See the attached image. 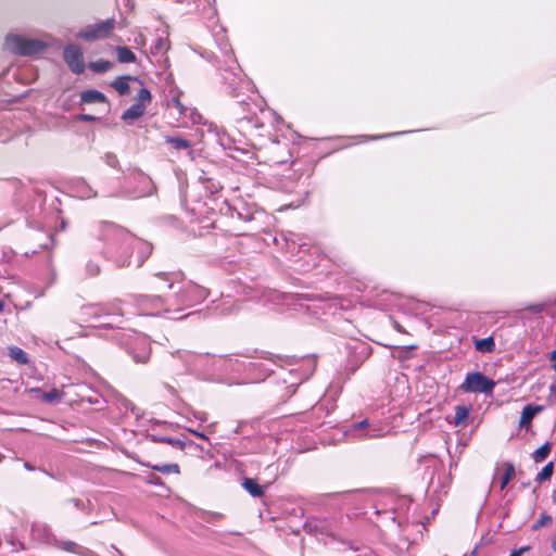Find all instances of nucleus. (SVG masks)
Instances as JSON below:
<instances>
[{"instance_id":"obj_41","label":"nucleus","mask_w":556,"mask_h":556,"mask_svg":"<svg viewBox=\"0 0 556 556\" xmlns=\"http://www.w3.org/2000/svg\"><path fill=\"white\" fill-rule=\"evenodd\" d=\"M528 547H521L519 549L514 551L509 556H521L523 552H526Z\"/></svg>"},{"instance_id":"obj_25","label":"nucleus","mask_w":556,"mask_h":556,"mask_svg":"<svg viewBox=\"0 0 556 556\" xmlns=\"http://www.w3.org/2000/svg\"><path fill=\"white\" fill-rule=\"evenodd\" d=\"M9 354L18 364L24 365L28 362L27 354L17 346L10 348Z\"/></svg>"},{"instance_id":"obj_11","label":"nucleus","mask_w":556,"mask_h":556,"mask_svg":"<svg viewBox=\"0 0 556 556\" xmlns=\"http://www.w3.org/2000/svg\"><path fill=\"white\" fill-rule=\"evenodd\" d=\"M105 312L106 306L103 304H89L81 307V313L86 316L85 321L97 320L101 316H108Z\"/></svg>"},{"instance_id":"obj_24","label":"nucleus","mask_w":556,"mask_h":556,"mask_svg":"<svg viewBox=\"0 0 556 556\" xmlns=\"http://www.w3.org/2000/svg\"><path fill=\"white\" fill-rule=\"evenodd\" d=\"M166 142L172 144V147L176 150H186L191 147L190 141L181 138V137H166Z\"/></svg>"},{"instance_id":"obj_29","label":"nucleus","mask_w":556,"mask_h":556,"mask_svg":"<svg viewBox=\"0 0 556 556\" xmlns=\"http://www.w3.org/2000/svg\"><path fill=\"white\" fill-rule=\"evenodd\" d=\"M551 452V445L548 443L543 444L538 450L534 451L532 457L535 463L543 462Z\"/></svg>"},{"instance_id":"obj_6","label":"nucleus","mask_w":556,"mask_h":556,"mask_svg":"<svg viewBox=\"0 0 556 556\" xmlns=\"http://www.w3.org/2000/svg\"><path fill=\"white\" fill-rule=\"evenodd\" d=\"M495 382L479 371L466 375L459 389L469 393H490L493 391Z\"/></svg>"},{"instance_id":"obj_42","label":"nucleus","mask_w":556,"mask_h":556,"mask_svg":"<svg viewBox=\"0 0 556 556\" xmlns=\"http://www.w3.org/2000/svg\"><path fill=\"white\" fill-rule=\"evenodd\" d=\"M368 426H369V425H368L367 420H362V421H359L358 424H356V425L354 426V428L358 430V429H363V428L368 427Z\"/></svg>"},{"instance_id":"obj_39","label":"nucleus","mask_w":556,"mask_h":556,"mask_svg":"<svg viewBox=\"0 0 556 556\" xmlns=\"http://www.w3.org/2000/svg\"><path fill=\"white\" fill-rule=\"evenodd\" d=\"M173 104L179 110L181 114H186L187 109L182 105L179 99H173Z\"/></svg>"},{"instance_id":"obj_7","label":"nucleus","mask_w":556,"mask_h":556,"mask_svg":"<svg viewBox=\"0 0 556 556\" xmlns=\"http://www.w3.org/2000/svg\"><path fill=\"white\" fill-rule=\"evenodd\" d=\"M63 58L70 70L75 74H83L86 65L84 53L77 45H68L63 50Z\"/></svg>"},{"instance_id":"obj_17","label":"nucleus","mask_w":556,"mask_h":556,"mask_svg":"<svg viewBox=\"0 0 556 556\" xmlns=\"http://www.w3.org/2000/svg\"><path fill=\"white\" fill-rule=\"evenodd\" d=\"M115 53L119 63H134L137 60L136 54L125 46H117Z\"/></svg>"},{"instance_id":"obj_46","label":"nucleus","mask_w":556,"mask_h":556,"mask_svg":"<svg viewBox=\"0 0 556 556\" xmlns=\"http://www.w3.org/2000/svg\"><path fill=\"white\" fill-rule=\"evenodd\" d=\"M191 433H193L194 435L201 438V439H206V437L203 434V433H200L198 431H194V430H189Z\"/></svg>"},{"instance_id":"obj_44","label":"nucleus","mask_w":556,"mask_h":556,"mask_svg":"<svg viewBox=\"0 0 556 556\" xmlns=\"http://www.w3.org/2000/svg\"><path fill=\"white\" fill-rule=\"evenodd\" d=\"M150 483L152 484H161V479L156 476H152L149 480Z\"/></svg>"},{"instance_id":"obj_49","label":"nucleus","mask_w":556,"mask_h":556,"mask_svg":"<svg viewBox=\"0 0 556 556\" xmlns=\"http://www.w3.org/2000/svg\"><path fill=\"white\" fill-rule=\"evenodd\" d=\"M112 548L118 554V556H123L121 551L118 548H116L114 545H112Z\"/></svg>"},{"instance_id":"obj_53","label":"nucleus","mask_w":556,"mask_h":556,"mask_svg":"<svg viewBox=\"0 0 556 556\" xmlns=\"http://www.w3.org/2000/svg\"><path fill=\"white\" fill-rule=\"evenodd\" d=\"M140 177H141L143 180L148 181V178H147V177H144V176H142V175H141Z\"/></svg>"},{"instance_id":"obj_14","label":"nucleus","mask_w":556,"mask_h":556,"mask_svg":"<svg viewBox=\"0 0 556 556\" xmlns=\"http://www.w3.org/2000/svg\"><path fill=\"white\" fill-rule=\"evenodd\" d=\"M80 101L83 103H104L106 98L98 90H85L80 93Z\"/></svg>"},{"instance_id":"obj_48","label":"nucleus","mask_w":556,"mask_h":556,"mask_svg":"<svg viewBox=\"0 0 556 556\" xmlns=\"http://www.w3.org/2000/svg\"><path fill=\"white\" fill-rule=\"evenodd\" d=\"M551 359L556 362V349L551 353Z\"/></svg>"},{"instance_id":"obj_15","label":"nucleus","mask_w":556,"mask_h":556,"mask_svg":"<svg viewBox=\"0 0 556 556\" xmlns=\"http://www.w3.org/2000/svg\"><path fill=\"white\" fill-rule=\"evenodd\" d=\"M31 533L34 538L43 542H50L52 539L51 531L45 523H34L31 526Z\"/></svg>"},{"instance_id":"obj_30","label":"nucleus","mask_w":556,"mask_h":556,"mask_svg":"<svg viewBox=\"0 0 556 556\" xmlns=\"http://www.w3.org/2000/svg\"><path fill=\"white\" fill-rule=\"evenodd\" d=\"M553 470H554V464L553 463H548L546 464L542 470L538 473L535 480L538 482H542V481H545V480H549L552 475H553Z\"/></svg>"},{"instance_id":"obj_4","label":"nucleus","mask_w":556,"mask_h":556,"mask_svg":"<svg viewBox=\"0 0 556 556\" xmlns=\"http://www.w3.org/2000/svg\"><path fill=\"white\" fill-rule=\"evenodd\" d=\"M207 296V291L201 286H198L191 281L184 282L179 288L178 292L172 296L174 311L179 312L186 307H190Z\"/></svg>"},{"instance_id":"obj_33","label":"nucleus","mask_w":556,"mask_h":556,"mask_svg":"<svg viewBox=\"0 0 556 556\" xmlns=\"http://www.w3.org/2000/svg\"><path fill=\"white\" fill-rule=\"evenodd\" d=\"M86 269H87V273L90 277H94L97 275H99L100 273V266L99 264L92 262V261H89L86 265Z\"/></svg>"},{"instance_id":"obj_20","label":"nucleus","mask_w":556,"mask_h":556,"mask_svg":"<svg viewBox=\"0 0 556 556\" xmlns=\"http://www.w3.org/2000/svg\"><path fill=\"white\" fill-rule=\"evenodd\" d=\"M131 79L129 76H121L117 77L111 86L121 94L126 96L129 93V84L128 80Z\"/></svg>"},{"instance_id":"obj_22","label":"nucleus","mask_w":556,"mask_h":556,"mask_svg":"<svg viewBox=\"0 0 556 556\" xmlns=\"http://www.w3.org/2000/svg\"><path fill=\"white\" fill-rule=\"evenodd\" d=\"M475 348L479 352L490 353V352L494 351L495 343H494L493 338L489 337V338L477 340L475 343Z\"/></svg>"},{"instance_id":"obj_9","label":"nucleus","mask_w":556,"mask_h":556,"mask_svg":"<svg viewBox=\"0 0 556 556\" xmlns=\"http://www.w3.org/2000/svg\"><path fill=\"white\" fill-rule=\"evenodd\" d=\"M129 353L136 363L146 364L150 358V343L146 337H137L135 346H131Z\"/></svg>"},{"instance_id":"obj_8","label":"nucleus","mask_w":556,"mask_h":556,"mask_svg":"<svg viewBox=\"0 0 556 556\" xmlns=\"http://www.w3.org/2000/svg\"><path fill=\"white\" fill-rule=\"evenodd\" d=\"M182 281V275L180 273H157L153 276V279L150 282V286L153 290L160 291L162 290L161 283L164 285L167 289L174 288L175 283Z\"/></svg>"},{"instance_id":"obj_13","label":"nucleus","mask_w":556,"mask_h":556,"mask_svg":"<svg viewBox=\"0 0 556 556\" xmlns=\"http://www.w3.org/2000/svg\"><path fill=\"white\" fill-rule=\"evenodd\" d=\"M169 47L170 46L167 37L160 36L155 40V43L150 48L149 54L153 58H156L157 61H160V59H163L165 56Z\"/></svg>"},{"instance_id":"obj_31","label":"nucleus","mask_w":556,"mask_h":556,"mask_svg":"<svg viewBox=\"0 0 556 556\" xmlns=\"http://www.w3.org/2000/svg\"><path fill=\"white\" fill-rule=\"evenodd\" d=\"M59 547L72 553H80V549H83L78 544H76L73 541H62L59 543Z\"/></svg>"},{"instance_id":"obj_3","label":"nucleus","mask_w":556,"mask_h":556,"mask_svg":"<svg viewBox=\"0 0 556 556\" xmlns=\"http://www.w3.org/2000/svg\"><path fill=\"white\" fill-rule=\"evenodd\" d=\"M4 45L9 51L25 56L41 53L47 48L42 40L23 35H8Z\"/></svg>"},{"instance_id":"obj_47","label":"nucleus","mask_w":556,"mask_h":556,"mask_svg":"<svg viewBox=\"0 0 556 556\" xmlns=\"http://www.w3.org/2000/svg\"><path fill=\"white\" fill-rule=\"evenodd\" d=\"M24 467L27 469V470H34L35 468L29 464V463H25L24 464Z\"/></svg>"},{"instance_id":"obj_50","label":"nucleus","mask_w":556,"mask_h":556,"mask_svg":"<svg viewBox=\"0 0 556 556\" xmlns=\"http://www.w3.org/2000/svg\"><path fill=\"white\" fill-rule=\"evenodd\" d=\"M390 135H381V136H378V137H374V139H380V138H386V137H389Z\"/></svg>"},{"instance_id":"obj_5","label":"nucleus","mask_w":556,"mask_h":556,"mask_svg":"<svg viewBox=\"0 0 556 556\" xmlns=\"http://www.w3.org/2000/svg\"><path fill=\"white\" fill-rule=\"evenodd\" d=\"M116 27V21L114 18H108L105 21L87 25L83 27L77 34L76 38L85 41H97L102 40L111 36Z\"/></svg>"},{"instance_id":"obj_40","label":"nucleus","mask_w":556,"mask_h":556,"mask_svg":"<svg viewBox=\"0 0 556 556\" xmlns=\"http://www.w3.org/2000/svg\"><path fill=\"white\" fill-rule=\"evenodd\" d=\"M78 119L84 121V122H94V121H97V117L93 115H89V114H80L78 116Z\"/></svg>"},{"instance_id":"obj_16","label":"nucleus","mask_w":556,"mask_h":556,"mask_svg":"<svg viewBox=\"0 0 556 556\" xmlns=\"http://www.w3.org/2000/svg\"><path fill=\"white\" fill-rule=\"evenodd\" d=\"M471 410V406L457 405L455 407L454 424L455 426L465 427Z\"/></svg>"},{"instance_id":"obj_12","label":"nucleus","mask_w":556,"mask_h":556,"mask_svg":"<svg viewBox=\"0 0 556 556\" xmlns=\"http://www.w3.org/2000/svg\"><path fill=\"white\" fill-rule=\"evenodd\" d=\"M542 410H543V406L531 405V404L526 405L521 412L519 427L520 428L529 427V425L531 424L534 416Z\"/></svg>"},{"instance_id":"obj_45","label":"nucleus","mask_w":556,"mask_h":556,"mask_svg":"<svg viewBox=\"0 0 556 556\" xmlns=\"http://www.w3.org/2000/svg\"><path fill=\"white\" fill-rule=\"evenodd\" d=\"M191 119L193 123H200L201 116L198 113L193 112L191 115Z\"/></svg>"},{"instance_id":"obj_35","label":"nucleus","mask_w":556,"mask_h":556,"mask_svg":"<svg viewBox=\"0 0 556 556\" xmlns=\"http://www.w3.org/2000/svg\"><path fill=\"white\" fill-rule=\"evenodd\" d=\"M219 46V50L220 52L225 55V56H231V48L229 46V43L227 42V40L225 39H222L220 42L218 43Z\"/></svg>"},{"instance_id":"obj_34","label":"nucleus","mask_w":556,"mask_h":556,"mask_svg":"<svg viewBox=\"0 0 556 556\" xmlns=\"http://www.w3.org/2000/svg\"><path fill=\"white\" fill-rule=\"evenodd\" d=\"M104 162L113 168H116L118 165V160L116 155L110 152L104 155Z\"/></svg>"},{"instance_id":"obj_27","label":"nucleus","mask_w":556,"mask_h":556,"mask_svg":"<svg viewBox=\"0 0 556 556\" xmlns=\"http://www.w3.org/2000/svg\"><path fill=\"white\" fill-rule=\"evenodd\" d=\"M151 468L161 473H179V466L177 464H163V465H153Z\"/></svg>"},{"instance_id":"obj_52","label":"nucleus","mask_w":556,"mask_h":556,"mask_svg":"<svg viewBox=\"0 0 556 556\" xmlns=\"http://www.w3.org/2000/svg\"><path fill=\"white\" fill-rule=\"evenodd\" d=\"M552 546L556 551V541L553 542Z\"/></svg>"},{"instance_id":"obj_18","label":"nucleus","mask_w":556,"mask_h":556,"mask_svg":"<svg viewBox=\"0 0 556 556\" xmlns=\"http://www.w3.org/2000/svg\"><path fill=\"white\" fill-rule=\"evenodd\" d=\"M146 112V108L139 105L138 103H134L129 106L122 115V119L124 121H135L141 117Z\"/></svg>"},{"instance_id":"obj_2","label":"nucleus","mask_w":556,"mask_h":556,"mask_svg":"<svg viewBox=\"0 0 556 556\" xmlns=\"http://www.w3.org/2000/svg\"><path fill=\"white\" fill-rule=\"evenodd\" d=\"M129 298L142 315H157L162 312L172 313L174 311L172 296L164 299L161 295L131 294Z\"/></svg>"},{"instance_id":"obj_10","label":"nucleus","mask_w":556,"mask_h":556,"mask_svg":"<svg viewBox=\"0 0 556 556\" xmlns=\"http://www.w3.org/2000/svg\"><path fill=\"white\" fill-rule=\"evenodd\" d=\"M515 477V466L509 463H503L496 467L494 479L498 478L501 481V490H504L509 481Z\"/></svg>"},{"instance_id":"obj_51","label":"nucleus","mask_w":556,"mask_h":556,"mask_svg":"<svg viewBox=\"0 0 556 556\" xmlns=\"http://www.w3.org/2000/svg\"><path fill=\"white\" fill-rule=\"evenodd\" d=\"M3 309V303L0 301V312Z\"/></svg>"},{"instance_id":"obj_36","label":"nucleus","mask_w":556,"mask_h":556,"mask_svg":"<svg viewBox=\"0 0 556 556\" xmlns=\"http://www.w3.org/2000/svg\"><path fill=\"white\" fill-rule=\"evenodd\" d=\"M552 523V517L551 516H542L538 523L533 527L534 529H538L540 527H543L545 525Z\"/></svg>"},{"instance_id":"obj_32","label":"nucleus","mask_w":556,"mask_h":556,"mask_svg":"<svg viewBox=\"0 0 556 556\" xmlns=\"http://www.w3.org/2000/svg\"><path fill=\"white\" fill-rule=\"evenodd\" d=\"M384 433H383V430L377 426H371L369 427L368 431L366 432L365 434V438H369V439H372V438H379V437H382Z\"/></svg>"},{"instance_id":"obj_21","label":"nucleus","mask_w":556,"mask_h":556,"mask_svg":"<svg viewBox=\"0 0 556 556\" xmlns=\"http://www.w3.org/2000/svg\"><path fill=\"white\" fill-rule=\"evenodd\" d=\"M152 441L153 442H160V443H167L176 448H179V450H184L186 447V445L188 444L186 441L181 440V439H176V438H169V437H156V435H152Z\"/></svg>"},{"instance_id":"obj_26","label":"nucleus","mask_w":556,"mask_h":556,"mask_svg":"<svg viewBox=\"0 0 556 556\" xmlns=\"http://www.w3.org/2000/svg\"><path fill=\"white\" fill-rule=\"evenodd\" d=\"M113 64L110 61L106 60H99L96 62H91L89 64V68L93 71L94 73H105L109 70H111Z\"/></svg>"},{"instance_id":"obj_43","label":"nucleus","mask_w":556,"mask_h":556,"mask_svg":"<svg viewBox=\"0 0 556 556\" xmlns=\"http://www.w3.org/2000/svg\"><path fill=\"white\" fill-rule=\"evenodd\" d=\"M149 193H150V190L136 191V192H134V197L140 198V197H144Z\"/></svg>"},{"instance_id":"obj_19","label":"nucleus","mask_w":556,"mask_h":556,"mask_svg":"<svg viewBox=\"0 0 556 556\" xmlns=\"http://www.w3.org/2000/svg\"><path fill=\"white\" fill-rule=\"evenodd\" d=\"M242 486L253 497H261L264 494L263 488L251 478L244 479Z\"/></svg>"},{"instance_id":"obj_23","label":"nucleus","mask_w":556,"mask_h":556,"mask_svg":"<svg viewBox=\"0 0 556 556\" xmlns=\"http://www.w3.org/2000/svg\"><path fill=\"white\" fill-rule=\"evenodd\" d=\"M122 304H123V301L119 299H115L109 303L103 304L104 306H106L105 314L108 316H111V315L123 316Z\"/></svg>"},{"instance_id":"obj_28","label":"nucleus","mask_w":556,"mask_h":556,"mask_svg":"<svg viewBox=\"0 0 556 556\" xmlns=\"http://www.w3.org/2000/svg\"><path fill=\"white\" fill-rule=\"evenodd\" d=\"M151 92L147 88H141L137 93L136 103L147 109L151 102Z\"/></svg>"},{"instance_id":"obj_1","label":"nucleus","mask_w":556,"mask_h":556,"mask_svg":"<svg viewBox=\"0 0 556 556\" xmlns=\"http://www.w3.org/2000/svg\"><path fill=\"white\" fill-rule=\"evenodd\" d=\"M101 228V239L106 241L108 252L116 254V262L119 266L131 263L135 250L137 251V256L134 262L137 267H140L151 254V244L135 237L126 229L111 223H103Z\"/></svg>"},{"instance_id":"obj_38","label":"nucleus","mask_w":556,"mask_h":556,"mask_svg":"<svg viewBox=\"0 0 556 556\" xmlns=\"http://www.w3.org/2000/svg\"><path fill=\"white\" fill-rule=\"evenodd\" d=\"M43 399L48 402H53L54 400L59 399V393L55 390L45 393Z\"/></svg>"},{"instance_id":"obj_37","label":"nucleus","mask_w":556,"mask_h":556,"mask_svg":"<svg viewBox=\"0 0 556 556\" xmlns=\"http://www.w3.org/2000/svg\"><path fill=\"white\" fill-rule=\"evenodd\" d=\"M134 41L137 45V47L140 48H143L147 45V38L143 34H139Z\"/></svg>"}]
</instances>
